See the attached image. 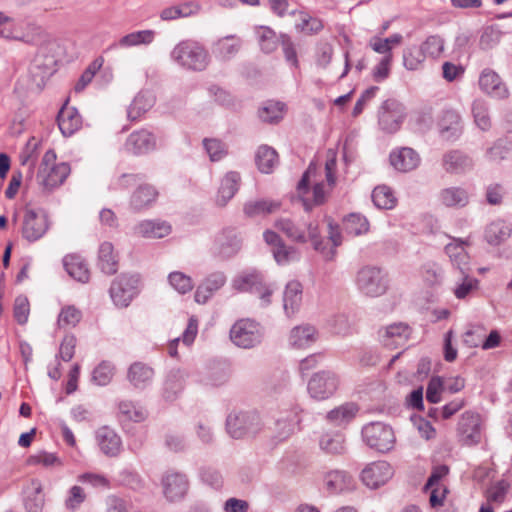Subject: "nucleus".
Here are the masks:
<instances>
[{
  "mask_svg": "<svg viewBox=\"0 0 512 512\" xmlns=\"http://www.w3.org/2000/svg\"><path fill=\"white\" fill-rule=\"evenodd\" d=\"M138 285L139 277L137 275H120L112 282L109 290L113 303L121 308L128 307L139 293Z\"/></svg>",
  "mask_w": 512,
  "mask_h": 512,
  "instance_id": "423d86ee",
  "label": "nucleus"
},
{
  "mask_svg": "<svg viewBox=\"0 0 512 512\" xmlns=\"http://www.w3.org/2000/svg\"><path fill=\"white\" fill-rule=\"evenodd\" d=\"M426 56L421 47L413 45L403 52V65L408 70H416L424 62Z\"/></svg>",
  "mask_w": 512,
  "mask_h": 512,
  "instance_id": "680f3d73",
  "label": "nucleus"
},
{
  "mask_svg": "<svg viewBox=\"0 0 512 512\" xmlns=\"http://www.w3.org/2000/svg\"><path fill=\"white\" fill-rule=\"evenodd\" d=\"M229 378V367L225 364L217 363L206 368L200 381L206 386L219 387L227 383Z\"/></svg>",
  "mask_w": 512,
  "mask_h": 512,
  "instance_id": "58836bf2",
  "label": "nucleus"
},
{
  "mask_svg": "<svg viewBox=\"0 0 512 512\" xmlns=\"http://www.w3.org/2000/svg\"><path fill=\"white\" fill-rule=\"evenodd\" d=\"M98 267L107 275H113L118 270V259L110 242H103L98 252Z\"/></svg>",
  "mask_w": 512,
  "mask_h": 512,
  "instance_id": "a19ab883",
  "label": "nucleus"
},
{
  "mask_svg": "<svg viewBox=\"0 0 512 512\" xmlns=\"http://www.w3.org/2000/svg\"><path fill=\"white\" fill-rule=\"evenodd\" d=\"M114 365L108 361H102L94 370L92 380L100 386L110 383L114 375Z\"/></svg>",
  "mask_w": 512,
  "mask_h": 512,
  "instance_id": "69168bd1",
  "label": "nucleus"
},
{
  "mask_svg": "<svg viewBox=\"0 0 512 512\" xmlns=\"http://www.w3.org/2000/svg\"><path fill=\"white\" fill-rule=\"evenodd\" d=\"M479 86L483 92L497 99H505L509 95V91L500 76L488 68L481 72Z\"/></svg>",
  "mask_w": 512,
  "mask_h": 512,
  "instance_id": "4be33fe9",
  "label": "nucleus"
},
{
  "mask_svg": "<svg viewBox=\"0 0 512 512\" xmlns=\"http://www.w3.org/2000/svg\"><path fill=\"white\" fill-rule=\"evenodd\" d=\"M162 487L166 499L174 502L184 497L188 489V481L184 474L167 472L162 477Z\"/></svg>",
  "mask_w": 512,
  "mask_h": 512,
  "instance_id": "6ab92c4d",
  "label": "nucleus"
},
{
  "mask_svg": "<svg viewBox=\"0 0 512 512\" xmlns=\"http://www.w3.org/2000/svg\"><path fill=\"white\" fill-rule=\"evenodd\" d=\"M449 473V468L446 465H439L433 468L427 483L425 484V490H431L430 493V504L432 507L441 506L445 497L446 489L444 488L439 493V482Z\"/></svg>",
  "mask_w": 512,
  "mask_h": 512,
  "instance_id": "c85d7f7f",
  "label": "nucleus"
},
{
  "mask_svg": "<svg viewBox=\"0 0 512 512\" xmlns=\"http://www.w3.org/2000/svg\"><path fill=\"white\" fill-rule=\"evenodd\" d=\"M233 287L239 291H250L259 295L265 305L270 303L273 290L263 283L259 273H249L239 276L233 281Z\"/></svg>",
  "mask_w": 512,
  "mask_h": 512,
  "instance_id": "dca6fc26",
  "label": "nucleus"
},
{
  "mask_svg": "<svg viewBox=\"0 0 512 512\" xmlns=\"http://www.w3.org/2000/svg\"><path fill=\"white\" fill-rule=\"evenodd\" d=\"M119 413L125 419L133 422H142L147 417V411L138 403L132 401H121Z\"/></svg>",
  "mask_w": 512,
  "mask_h": 512,
  "instance_id": "6e6d98bb",
  "label": "nucleus"
},
{
  "mask_svg": "<svg viewBox=\"0 0 512 512\" xmlns=\"http://www.w3.org/2000/svg\"><path fill=\"white\" fill-rule=\"evenodd\" d=\"M243 45L241 37L231 34L217 39L211 46L213 56L223 62L234 58Z\"/></svg>",
  "mask_w": 512,
  "mask_h": 512,
  "instance_id": "a211bd4d",
  "label": "nucleus"
},
{
  "mask_svg": "<svg viewBox=\"0 0 512 512\" xmlns=\"http://www.w3.org/2000/svg\"><path fill=\"white\" fill-rule=\"evenodd\" d=\"M155 104V97L149 91H140L127 109V118L130 121L139 120Z\"/></svg>",
  "mask_w": 512,
  "mask_h": 512,
  "instance_id": "e433bc0d",
  "label": "nucleus"
},
{
  "mask_svg": "<svg viewBox=\"0 0 512 512\" xmlns=\"http://www.w3.org/2000/svg\"><path fill=\"white\" fill-rule=\"evenodd\" d=\"M284 107L282 102L267 101L258 111L259 118L263 122L276 123L282 119Z\"/></svg>",
  "mask_w": 512,
  "mask_h": 512,
  "instance_id": "4d7b16f0",
  "label": "nucleus"
},
{
  "mask_svg": "<svg viewBox=\"0 0 512 512\" xmlns=\"http://www.w3.org/2000/svg\"><path fill=\"white\" fill-rule=\"evenodd\" d=\"M317 167L314 163H310L307 170L300 179L297 190L299 195L302 197L303 206L306 211H310L313 206L321 205L326 200V192L324 190V184L322 182L315 183L312 189V198L307 195L310 193L309 183L310 178L316 174Z\"/></svg>",
  "mask_w": 512,
  "mask_h": 512,
  "instance_id": "1a4fd4ad",
  "label": "nucleus"
},
{
  "mask_svg": "<svg viewBox=\"0 0 512 512\" xmlns=\"http://www.w3.org/2000/svg\"><path fill=\"white\" fill-rule=\"evenodd\" d=\"M57 123L61 133L68 137L81 127L82 120L76 108L64 105L58 113Z\"/></svg>",
  "mask_w": 512,
  "mask_h": 512,
  "instance_id": "2f4dec72",
  "label": "nucleus"
},
{
  "mask_svg": "<svg viewBox=\"0 0 512 512\" xmlns=\"http://www.w3.org/2000/svg\"><path fill=\"white\" fill-rule=\"evenodd\" d=\"M406 116L405 107L395 99L384 101L378 112V123L386 133H395Z\"/></svg>",
  "mask_w": 512,
  "mask_h": 512,
  "instance_id": "9d476101",
  "label": "nucleus"
},
{
  "mask_svg": "<svg viewBox=\"0 0 512 512\" xmlns=\"http://www.w3.org/2000/svg\"><path fill=\"white\" fill-rule=\"evenodd\" d=\"M240 182V174L234 171L228 172L221 181L217 203L220 206H225L231 200L235 193L238 191Z\"/></svg>",
  "mask_w": 512,
  "mask_h": 512,
  "instance_id": "ea45409f",
  "label": "nucleus"
},
{
  "mask_svg": "<svg viewBox=\"0 0 512 512\" xmlns=\"http://www.w3.org/2000/svg\"><path fill=\"white\" fill-rule=\"evenodd\" d=\"M125 147L135 155L147 154L156 148V137L147 129H140L128 136Z\"/></svg>",
  "mask_w": 512,
  "mask_h": 512,
  "instance_id": "aec40b11",
  "label": "nucleus"
},
{
  "mask_svg": "<svg viewBox=\"0 0 512 512\" xmlns=\"http://www.w3.org/2000/svg\"><path fill=\"white\" fill-rule=\"evenodd\" d=\"M338 387V378L331 371H321L312 376L308 382V392L314 399L329 398Z\"/></svg>",
  "mask_w": 512,
  "mask_h": 512,
  "instance_id": "f8f14e48",
  "label": "nucleus"
},
{
  "mask_svg": "<svg viewBox=\"0 0 512 512\" xmlns=\"http://www.w3.org/2000/svg\"><path fill=\"white\" fill-rule=\"evenodd\" d=\"M271 251L275 261L280 265L288 264L289 262L299 258L298 250L292 246L286 245L284 242L281 245L272 248Z\"/></svg>",
  "mask_w": 512,
  "mask_h": 512,
  "instance_id": "338daca9",
  "label": "nucleus"
},
{
  "mask_svg": "<svg viewBox=\"0 0 512 512\" xmlns=\"http://www.w3.org/2000/svg\"><path fill=\"white\" fill-rule=\"evenodd\" d=\"M96 441L102 453L108 457H116L121 452V438L108 426L98 428L96 431Z\"/></svg>",
  "mask_w": 512,
  "mask_h": 512,
  "instance_id": "b1692460",
  "label": "nucleus"
},
{
  "mask_svg": "<svg viewBox=\"0 0 512 512\" xmlns=\"http://www.w3.org/2000/svg\"><path fill=\"white\" fill-rule=\"evenodd\" d=\"M63 265L67 273L75 280L86 283L90 273L87 264L77 255H67L63 259Z\"/></svg>",
  "mask_w": 512,
  "mask_h": 512,
  "instance_id": "79ce46f5",
  "label": "nucleus"
},
{
  "mask_svg": "<svg viewBox=\"0 0 512 512\" xmlns=\"http://www.w3.org/2000/svg\"><path fill=\"white\" fill-rule=\"evenodd\" d=\"M437 125L441 137L445 140L457 139L462 133L461 117L453 109L444 110Z\"/></svg>",
  "mask_w": 512,
  "mask_h": 512,
  "instance_id": "393cba45",
  "label": "nucleus"
},
{
  "mask_svg": "<svg viewBox=\"0 0 512 512\" xmlns=\"http://www.w3.org/2000/svg\"><path fill=\"white\" fill-rule=\"evenodd\" d=\"M309 223H296L288 218H282L275 222V227L283 232L291 241L306 243L309 239Z\"/></svg>",
  "mask_w": 512,
  "mask_h": 512,
  "instance_id": "473e14b6",
  "label": "nucleus"
},
{
  "mask_svg": "<svg viewBox=\"0 0 512 512\" xmlns=\"http://www.w3.org/2000/svg\"><path fill=\"white\" fill-rule=\"evenodd\" d=\"M355 283L357 289L365 296L379 297L388 289L386 273L376 266H364L358 270Z\"/></svg>",
  "mask_w": 512,
  "mask_h": 512,
  "instance_id": "7ed1b4c3",
  "label": "nucleus"
},
{
  "mask_svg": "<svg viewBox=\"0 0 512 512\" xmlns=\"http://www.w3.org/2000/svg\"><path fill=\"white\" fill-rule=\"evenodd\" d=\"M316 330L313 326H297L290 333V344L297 348L308 346L315 340Z\"/></svg>",
  "mask_w": 512,
  "mask_h": 512,
  "instance_id": "5fc2aeb1",
  "label": "nucleus"
},
{
  "mask_svg": "<svg viewBox=\"0 0 512 512\" xmlns=\"http://www.w3.org/2000/svg\"><path fill=\"white\" fill-rule=\"evenodd\" d=\"M40 141L35 137H31L23 150L20 152L19 160L21 165L28 166L29 171L32 173L35 167L36 153L39 148Z\"/></svg>",
  "mask_w": 512,
  "mask_h": 512,
  "instance_id": "052dcab7",
  "label": "nucleus"
},
{
  "mask_svg": "<svg viewBox=\"0 0 512 512\" xmlns=\"http://www.w3.org/2000/svg\"><path fill=\"white\" fill-rule=\"evenodd\" d=\"M186 374L180 369L171 370L163 383L162 397L172 402L178 398L184 389Z\"/></svg>",
  "mask_w": 512,
  "mask_h": 512,
  "instance_id": "7c9ffc66",
  "label": "nucleus"
},
{
  "mask_svg": "<svg viewBox=\"0 0 512 512\" xmlns=\"http://www.w3.org/2000/svg\"><path fill=\"white\" fill-rule=\"evenodd\" d=\"M157 196L158 192L153 186L141 185L131 196V207L136 211H140L149 207L156 200Z\"/></svg>",
  "mask_w": 512,
  "mask_h": 512,
  "instance_id": "49530a36",
  "label": "nucleus"
},
{
  "mask_svg": "<svg viewBox=\"0 0 512 512\" xmlns=\"http://www.w3.org/2000/svg\"><path fill=\"white\" fill-rule=\"evenodd\" d=\"M458 436L467 446L476 445L481 440V417L479 414L466 411L458 422Z\"/></svg>",
  "mask_w": 512,
  "mask_h": 512,
  "instance_id": "ddd939ff",
  "label": "nucleus"
},
{
  "mask_svg": "<svg viewBox=\"0 0 512 512\" xmlns=\"http://www.w3.org/2000/svg\"><path fill=\"white\" fill-rule=\"evenodd\" d=\"M344 227L347 233L361 235L369 230V222L361 214L351 213L344 220Z\"/></svg>",
  "mask_w": 512,
  "mask_h": 512,
  "instance_id": "bf43d9fd",
  "label": "nucleus"
},
{
  "mask_svg": "<svg viewBox=\"0 0 512 512\" xmlns=\"http://www.w3.org/2000/svg\"><path fill=\"white\" fill-rule=\"evenodd\" d=\"M280 208V202L274 200L260 199L251 200L244 204L243 211L246 216L254 218L274 213Z\"/></svg>",
  "mask_w": 512,
  "mask_h": 512,
  "instance_id": "c03bdc74",
  "label": "nucleus"
},
{
  "mask_svg": "<svg viewBox=\"0 0 512 512\" xmlns=\"http://www.w3.org/2000/svg\"><path fill=\"white\" fill-rule=\"evenodd\" d=\"M471 111L477 127L482 131H488L492 126L488 104L482 99H475Z\"/></svg>",
  "mask_w": 512,
  "mask_h": 512,
  "instance_id": "603ef678",
  "label": "nucleus"
},
{
  "mask_svg": "<svg viewBox=\"0 0 512 512\" xmlns=\"http://www.w3.org/2000/svg\"><path fill=\"white\" fill-rule=\"evenodd\" d=\"M261 428L260 416L255 411H232L226 419V431L234 439L254 436Z\"/></svg>",
  "mask_w": 512,
  "mask_h": 512,
  "instance_id": "f03ea898",
  "label": "nucleus"
},
{
  "mask_svg": "<svg viewBox=\"0 0 512 512\" xmlns=\"http://www.w3.org/2000/svg\"><path fill=\"white\" fill-rule=\"evenodd\" d=\"M501 36L502 32L493 26L484 28L479 40L480 48L483 50L494 48L500 42Z\"/></svg>",
  "mask_w": 512,
  "mask_h": 512,
  "instance_id": "774afa93",
  "label": "nucleus"
},
{
  "mask_svg": "<svg viewBox=\"0 0 512 512\" xmlns=\"http://www.w3.org/2000/svg\"><path fill=\"white\" fill-rule=\"evenodd\" d=\"M411 330L402 322L391 324L379 331L381 342L389 348L404 345L410 336Z\"/></svg>",
  "mask_w": 512,
  "mask_h": 512,
  "instance_id": "a878e982",
  "label": "nucleus"
},
{
  "mask_svg": "<svg viewBox=\"0 0 512 512\" xmlns=\"http://www.w3.org/2000/svg\"><path fill=\"white\" fill-rule=\"evenodd\" d=\"M230 339L238 347L253 348L262 341L260 325L250 319L239 320L230 330Z\"/></svg>",
  "mask_w": 512,
  "mask_h": 512,
  "instance_id": "39448f33",
  "label": "nucleus"
},
{
  "mask_svg": "<svg viewBox=\"0 0 512 512\" xmlns=\"http://www.w3.org/2000/svg\"><path fill=\"white\" fill-rule=\"evenodd\" d=\"M23 504L27 512L43 511L45 505V496L40 480L32 479L24 486Z\"/></svg>",
  "mask_w": 512,
  "mask_h": 512,
  "instance_id": "412c9836",
  "label": "nucleus"
},
{
  "mask_svg": "<svg viewBox=\"0 0 512 512\" xmlns=\"http://www.w3.org/2000/svg\"><path fill=\"white\" fill-rule=\"evenodd\" d=\"M511 233V225L502 219H497L485 227L484 239L491 246H499L511 236Z\"/></svg>",
  "mask_w": 512,
  "mask_h": 512,
  "instance_id": "72a5a7b5",
  "label": "nucleus"
},
{
  "mask_svg": "<svg viewBox=\"0 0 512 512\" xmlns=\"http://www.w3.org/2000/svg\"><path fill=\"white\" fill-rule=\"evenodd\" d=\"M168 282L180 294H186L194 287L191 277L180 271L171 272L168 275Z\"/></svg>",
  "mask_w": 512,
  "mask_h": 512,
  "instance_id": "e2e57ef3",
  "label": "nucleus"
},
{
  "mask_svg": "<svg viewBox=\"0 0 512 512\" xmlns=\"http://www.w3.org/2000/svg\"><path fill=\"white\" fill-rule=\"evenodd\" d=\"M198 333V320L196 317L192 316L189 318V321H188V324H187V327L186 329L184 330V332L182 333V336L181 337H177L175 339H173L169 345H168V353L171 357H176L178 352H177V345L180 341H182V343L185 345V346H190L195 338H196V335Z\"/></svg>",
  "mask_w": 512,
  "mask_h": 512,
  "instance_id": "09e8293b",
  "label": "nucleus"
},
{
  "mask_svg": "<svg viewBox=\"0 0 512 512\" xmlns=\"http://www.w3.org/2000/svg\"><path fill=\"white\" fill-rule=\"evenodd\" d=\"M371 197L374 205L379 209H393L397 203L392 189L386 185L375 187Z\"/></svg>",
  "mask_w": 512,
  "mask_h": 512,
  "instance_id": "864d4df0",
  "label": "nucleus"
},
{
  "mask_svg": "<svg viewBox=\"0 0 512 512\" xmlns=\"http://www.w3.org/2000/svg\"><path fill=\"white\" fill-rule=\"evenodd\" d=\"M242 241L238 233L231 228L223 229L215 238L212 247L214 256L220 259H229L241 249Z\"/></svg>",
  "mask_w": 512,
  "mask_h": 512,
  "instance_id": "9b49d317",
  "label": "nucleus"
},
{
  "mask_svg": "<svg viewBox=\"0 0 512 512\" xmlns=\"http://www.w3.org/2000/svg\"><path fill=\"white\" fill-rule=\"evenodd\" d=\"M320 447L327 453L341 454L345 450L344 436L339 433H326L320 438Z\"/></svg>",
  "mask_w": 512,
  "mask_h": 512,
  "instance_id": "13d9d810",
  "label": "nucleus"
},
{
  "mask_svg": "<svg viewBox=\"0 0 512 512\" xmlns=\"http://www.w3.org/2000/svg\"><path fill=\"white\" fill-rule=\"evenodd\" d=\"M391 165L400 172H408L418 167L420 157L418 153L409 147H403L390 154Z\"/></svg>",
  "mask_w": 512,
  "mask_h": 512,
  "instance_id": "c756f323",
  "label": "nucleus"
},
{
  "mask_svg": "<svg viewBox=\"0 0 512 512\" xmlns=\"http://www.w3.org/2000/svg\"><path fill=\"white\" fill-rule=\"evenodd\" d=\"M364 442L381 453L390 451L395 444V435L392 428L383 422H371L362 428Z\"/></svg>",
  "mask_w": 512,
  "mask_h": 512,
  "instance_id": "20e7f679",
  "label": "nucleus"
},
{
  "mask_svg": "<svg viewBox=\"0 0 512 512\" xmlns=\"http://www.w3.org/2000/svg\"><path fill=\"white\" fill-rule=\"evenodd\" d=\"M226 283V276L223 272H214L208 275L195 291V301L205 304L212 295Z\"/></svg>",
  "mask_w": 512,
  "mask_h": 512,
  "instance_id": "bb28decb",
  "label": "nucleus"
},
{
  "mask_svg": "<svg viewBox=\"0 0 512 512\" xmlns=\"http://www.w3.org/2000/svg\"><path fill=\"white\" fill-rule=\"evenodd\" d=\"M329 239L333 246L328 248L323 239L320 237L319 226L315 221L309 222L307 229L309 230V239L313 244V248L320 252L326 260H332L336 255V248L342 242V235L337 224L332 221L328 223Z\"/></svg>",
  "mask_w": 512,
  "mask_h": 512,
  "instance_id": "6e6552de",
  "label": "nucleus"
},
{
  "mask_svg": "<svg viewBox=\"0 0 512 512\" xmlns=\"http://www.w3.org/2000/svg\"><path fill=\"white\" fill-rule=\"evenodd\" d=\"M303 287L299 281L292 280L285 286L283 293V308L288 317L296 314L302 304Z\"/></svg>",
  "mask_w": 512,
  "mask_h": 512,
  "instance_id": "cd10ccee",
  "label": "nucleus"
},
{
  "mask_svg": "<svg viewBox=\"0 0 512 512\" xmlns=\"http://www.w3.org/2000/svg\"><path fill=\"white\" fill-rule=\"evenodd\" d=\"M439 200L446 207H464L469 202V195L462 187H449L440 191Z\"/></svg>",
  "mask_w": 512,
  "mask_h": 512,
  "instance_id": "a18cd8bd",
  "label": "nucleus"
},
{
  "mask_svg": "<svg viewBox=\"0 0 512 512\" xmlns=\"http://www.w3.org/2000/svg\"><path fill=\"white\" fill-rule=\"evenodd\" d=\"M443 166L447 172L462 173L473 167V161L463 152L454 150L444 155Z\"/></svg>",
  "mask_w": 512,
  "mask_h": 512,
  "instance_id": "4c0bfd02",
  "label": "nucleus"
},
{
  "mask_svg": "<svg viewBox=\"0 0 512 512\" xmlns=\"http://www.w3.org/2000/svg\"><path fill=\"white\" fill-rule=\"evenodd\" d=\"M357 412L358 407L356 404L352 402L344 403L339 407L328 412L327 419L330 423L334 425H345L356 416Z\"/></svg>",
  "mask_w": 512,
  "mask_h": 512,
  "instance_id": "8fccbe9b",
  "label": "nucleus"
},
{
  "mask_svg": "<svg viewBox=\"0 0 512 512\" xmlns=\"http://www.w3.org/2000/svg\"><path fill=\"white\" fill-rule=\"evenodd\" d=\"M171 58L179 65L194 71L204 70L209 63L207 50L198 42L185 40L177 44Z\"/></svg>",
  "mask_w": 512,
  "mask_h": 512,
  "instance_id": "f257e3e1",
  "label": "nucleus"
},
{
  "mask_svg": "<svg viewBox=\"0 0 512 512\" xmlns=\"http://www.w3.org/2000/svg\"><path fill=\"white\" fill-rule=\"evenodd\" d=\"M69 174L70 166L65 162H61L50 168H39L37 181L44 191L50 192L62 185Z\"/></svg>",
  "mask_w": 512,
  "mask_h": 512,
  "instance_id": "f3484780",
  "label": "nucleus"
},
{
  "mask_svg": "<svg viewBox=\"0 0 512 512\" xmlns=\"http://www.w3.org/2000/svg\"><path fill=\"white\" fill-rule=\"evenodd\" d=\"M155 32L153 30H141L129 33L119 39V41L110 46V48L121 47L129 48L139 45H148L153 42Z\"/></svg>",
  "mask_w": 512,
  "mask_h": 512,
  "instance_id": "de8ad7c7",
  "label": "nucleus"
},
{
  "mask_svg": "<svg viewBox=\"0 0 512 512\" xmlns=\"http://www.w3.org/2000/svg\"><path fill=\"white\" fill-rule=\"evenodd\" d=\"M255 162L260 172L269 174L279 163L275 149L268 145H262L257 149Z\"/></svg>",
  "mask_w": 512,
  "mask_h": 512,
  "instance_id": "37998d69",
  "label": "nucleus"
},
{
  "mask_svg": "<svg viewBox=\"0 0 512 512\" xmlns=\"http://www.w3.org/2000/svg\"><path fill=\"white\" fill-rule=\"evenodd\" d=\"M393 476V469L386 461L368 464L361 472V480L368 488L376 489L387 483Z\"/></svg>",
  "mask_w": 512,
  "mask_h": 512,
  "instance_id": "4468645a",
  "label": "nucleus"
},
{
  "mask_svg": "<svg viewBox=\"0 0 512 512\" xmlns=\"http://www.w3.org/2000/svg\"><path fill=\"white\" fill-rule=\"evenodd\" d=\"M324 487L330 494L351 491L355 482L353 477L344 470H331L324 475Z\"/></svg>",
  "mask_w": 512,
  "mask_h": 512,
  "instance_id": "5701e85b",
  "label": "nucleus"
},
{
  "mask_svg": "<svg viewBox=\"0 0 512 512\" xmlns=\"http://www.w3.org/2000/svg\"><path fill=\"white\" fill-rule=\"evenodd\" d=\"M255 34L261 50L266 54L274 52L281 41L280 36L278 37L276 32L267 26L257 27Z\"/></svg>",
  "mask_w": 512,
  "mask_h": 512,
  "instance_id": "3c124183",
  "label": "nucleus"
},
{
  "mask_svg": "<svg viewBox=\"0 0 512 512\" xmlns=\"http://www.w3.org/2000/svg\"><path fill=\"white\" fill-rule=\"evenodd\" d=\"M56 60L54 56L38 52L29 67V75L33 83L41 88L46 80L56 71Z\"/></svg>",
  "mask_w": 512,
  "mask_h": 512,
  "instance_id": "2eb2a0df",
  "label": "nucleus"
},
{
  "mask_svg": "<svg viewBox=\"0 0 512 512\" xmlns=\"http://www.w3.org/2000/svg\"><path fill=\"white\" fill-rule=\"evenodd\" d=\"M172 231L171 225L162 220H144L136 225L135 233L151 239H160L168 236Z\"/></svg>",
  "mask_w": 512,
  "mask_h": 512,
  "instance_id": "f704fd0d",
  "label": "nucleus"
},
{
  "mask_svg": "<svg viewBox=\"0 0 512 512\" xmlns=\"http://www.w3.org/2000/svg\"><path fill=\"white\" fill-rule=\"evenodd\" d=\"M50 227L47 214L42 210L25 209L21 233L28 242L41 239Z\"/></svg>",
  "mask_w": 512,
  "mask_h": 512,
  "instance_id": "0eeeda50",
  "label": "nucleus"
},
{
  "mask_svg": "<svg viewBox=\"0 0 512 512\" xmlns=\"http://www.w3.org/2000/svg\"><path fill=\"white\" fill-rule=\"evenodd\" d=\"M154 377V370L143 362H134L127 371L128 381L137 389L147 387Z\"/></svg>",
  "mask_w": 512,
  "mask_h": 512,
  "instance_id": "c9c22d12",
  "label": "nucleus"
},
{
  "mask_svg": "<svg viewBox=\"0 0 512 512\" xmlns=\"http://www.w3.org/2000/svg\"><path fill=\"white\" fill-rule=\"evenodd\" d=\"M82 313L73 305L65 306L61 309L58 316V326L60 328L75 327L81 320Z\"/></svg>",
  "mask_w": 512,
  "mask_h": 512,
  "instance_id": "0e129e2a",
  "label": "nucleus"
}]
</instances>
